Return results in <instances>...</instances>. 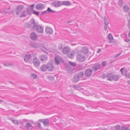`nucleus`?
<instances>
[{
  "label": "nucleus",
  "mask_w": 130,
  "mask_h": 130,
  "mask_svg": "<svg viewBox=\"0 0 130 130\" xmlns=\"http://www.w3.org/2000/svg\"><path fill=\"white\" fill-rule=\"evenodd\" d=\"M49 121L48 119H44L43 123L45 126H49Z\"/></svg>",
  "instance_id": "nucleus-23"
},
{
  "label": "nucleus",
  "mask_w": 130,
  "mask_h": 130,
  "mask_svg": "<svg viewBox=\"0 0 130 130\" xmlns=\"http://www.w3.org/2000/svg\"><path fill=\"white\" fill-rule=\"evenodd\" d=\"M30 37L32 40L35 41L37 39V35L35 32H32L30 34Z\"/></svg>",
  "instance_id": "nucleus-12"
},
{
  "label": "nucleus",
  "mask_w": 130,
  "mask_h": 130,
  "mask_svg": "<svg viewBox=\"0 0 130 130\" xmlns=\"http://www.w3.org/2000/svg\"><path fill=\"white\" fill-rule=\"evenodd\" d=\"M85 59V56L81 54L78 55L77 56V60L79 62H83Z\"/></svg>",
  "instance_id": "nucleus-10"
},
{
  "label": "nucleus",
  "mask_w": 130,
  "mask_h": 130,
  "mask_svg": "<svg viewBox=\"0 0 130 130\" xmlns=\"http://www.w3.org/2000/svg\"><path fill=\"white\" fill-rule=\"evenodd\" d=\"M92 70L90 68H88L86 69L84 72V75L86 77L91 76L92 74Z\"/></svg>",
  "instance_id": "nucleus-1"
},
{
  "label": "nucleus",
  "mask_w": 130,
  "mask_h": 130,
  "mask_svg": "<svg viewBox=\"0 0 130 130\" xmlns=\"http://www.w3.org/2000/svg\"><path fill=\"white\" fill-rule=\"evenodd\" d=\"M24 6L22 5H19L17 6L15 10V13L17 15H18L19 14L21 11L24 9Z\"/></svg>",
  "instance_id": "nucleus-4"
},
{
  "label": "nucleus",
  "mask_w": 130,
  "mask_h": 130,
  "mask_svg": "<svg viewBox=\"0 0 130 130\" xmlns=\"http://www.w3.org/2000/svg\"><path fill=\"white\" fill-rule=\"evenodd\" d=\"M44 5L42 3H39L37 4L35 6L36 8L38 10H41L43 8Z\"/></svg>",
  "instance_id": "nucleus-13"
},
{
  "label": "nucleus",
  "mask_w": 130,
  "mask_h": 130,
  "mask_svg": "<svg viewBox=\"0 0 130 130\" xmlns=\"http://www.w3.org/2000/svg\"><path fill=\"white\" fill-rule=\"evenodd\" d=\"M31 57L30 54H27L25 55L24 56V60L26 61H27Z\"/></svg>",
  "instance_id": "nucleus-25"
},
{
  "label": "nucleus",
  "mask_w": 130,
  "mask_h": 130,
  "mask_svg": "<svg viewBox=\"0 0 130 130\" xmlns=\"http://www.w3.org/2000/svg\"><path fill=\"white\" fill-rule=\"evenodd\" d=\"M25 127L26 128L27 130H29L30 127H33L29 123L27 122L26 123V125L25 126Z\"/></svg>",
  "instance_id": "nucleus-29"
},
{
  "label": "nucleus",
  "mask_w": 130,
  "mask_h": 130,
  "mask_svg": "<svg viewBox=\"0 0 130 130\" xmlns=\"http://www.w3.org/2000/svg\"><path fill=\"white\" fill-rule=\"evenodd\" d=\"M115 128L116 130H120V126L119 125H117L115 126Z\"/></svg>",
  "instance_id": "nucleus-40"
},
{
  "label": "nucleus",
  "mask_w": 130,
  "mask_h": 130,
  "mask_svg": "<svg viewBox=\"0 0 130 130\" xmlns=\"http://www.w3.org/2000/svg\"><path fill=\"white\" fill-rule=\"evenodd\" d=\"M113 75L111 73H108L107 74V79L110 81L113 80Z\"/></svg>",
  "instance_id": "nucleus-19"
},
{
  "label": "nucleus",
  "mask_w": 130,
  "mask_h": 130,
  "mask_svg": "<svg viewBox=\"0 0 130 130\" xmlns=\"http://www.w3.org/2000/svg\"><path fill=\"white\" fill-rule=\"evenodd\" d=\"M62 46L61 44H60L58 46V49L61 50L62 48Z\"/></svg>",
  "instance_id": "nucleus-52"
},
{
  "label": "nucleus",
  "mask_w": 130,
  "mask_h": 130,
  "mask_svg": "<svg viewBox=\"0 0 130 130\" xmlns=\"http://www.w3.org/2000/svg\"><path fill=\"white\" fill-rule=\"evenodd\" d=\"M44 53L46 54H48V52L44 50Z\"/></svg>",
  "instance_id": "nucleus-63"
},
{
  "label": "nucleus",
  "mask_w": 130,
  "mask_h": 130,
  "mask_svg": "<svg viewBox=\"0 0 130 130\" xmlns=\"http://www.w3.org/2000/svg\"><path fill=\"white\" fill-rule=\"evenodd\" d=\"M72 87H74V89H76L77 88H81L82 86L79 85H73Z\"/></svg>",
  "instance_id": "nucleus-37"
},
{
  "label": "nucleus",
  "mask_w": 130,
  "mask_h": 130,
  "mask_svg": "<svg viewBox=\"0 0 130 130\" xmlns=\"http://www.w3.org/2000/svg\"><path fill=\"white\" fill-rule=\"evenodd\" d=\"M37 24V23H35L34 19H31L30 21V23L31 29L35 30V27Z\"/></svg>",
  "instance_id": "nucleus-6"
},
{
  "label": "nucleus",
  "mask_w": 130,
  "mask_h": 130,
  "mask_svg": "<svg viewBox=\"0 0 130 130\" xmlns=\"http://www.w3.org/2000/svg\"><path fill=\"white\" fill-rule=\"evenodd\" d=\"M30 23H27L25 22L24 24V26L25 28H30Z\"/></svg>",
  "instance_id": "nucleus-35"
},
{
  "label": "nucleus",
  "mask_w": 130,
  "mask_h": 130,
  "mask_svg": "<svg viewBox=\"0 0 130 130\" xmlns=\"http://www.w3.org/2000/svg\"><path fill=\"white\" fill-rule=\"evenodd\" d=\"M68 57L70 58H72L73 57V54L72 53L69 54H68Z\"/></svg>",
  "instance_id": "nucleus-47"
},
{
  "label": "nucleus",
  "mask_w": 130,
  "mask_h": 130,
  "mask_svg": "<svg viewBox=\"0 0 130 130\" xmlns=\"http://www.w3.org/2000/svg\"><path fill=\"white\" fill-rule=\"evenodd\" d=\"M26 10H23L20 15V17L21 18H22L23 17H26Z\"/></svg>",
  "instance_id": "nucleus-26"
},
{
  "label": "nucleus",
  "mask_w": 130,
  "mask_h": 130,
  "mask_svg": "<svg viewBox=\"0 0 130 130\" xmlns=\"http://www.w3.org/2000/svg\"><path fill=\"white\" fill-rule=\"evenodd\" d=\"M56 64L59 65L60 64V62L63 63L64 62V61L59 56L55 55L54 58Z\"/></svg>",
  "instance_id": "nucleus-2"
},
{
  "label": "nucleus",
  "mask_w": 130,
  "mask_h": 130,
  "mask_svg": "<svg viewBox=\"0 0 130 130\" xmlns=\"http://www.w3.org/2000/svg\"><path fill=\"white\" fill-rule=\"evenodd\" d=\"M127 83L128 85H130V80L127 81Z\"/></svg>",
  "instance_id": "nucleus-59"
},
{
  "label": "nucleus",
  "mask_w": 130,
  "mask_h": 130,
  "mask_svg": "<svg viewBox=\"0 0 130 130\" xmlns=\"http://www.w3.org/2000/svg\"><path fill=\"white\" fill-rule=\"evenodd\" d=\"M37 126L39 127L40 128H41V124L39 123H38L37 124Z\"/></svg>",
  "instance_id": "nucleus-55"
},
{
  "label": "nucleus",
  "mask_w": 130,
  "mask_h": 130,
  "mask_svg": "<svg viewBox=\"0 0 130 130\" xmlns=\"http://www.w3.org/2000/svg\"><path fill=\"white\" fill-rule=\"evenodd\" d=\"M3 65L5 66L9 67L11 66H12L13 64L10 63H3Z\"/></svg>",
  "instance_id": "nucleus-39"
},
{
  "label": "nucleus",
  "mask_w": 130,
  "mask_h": 130,
  "mask_svg": "<svg viewBox=\"0 0 130 130\" xmlns=\"http://www.w3.org/2000/svg\"><path fill=\"white\" fill-rule=\"evenodd\" d=\"M101 48H100L99 49L98 51H97V53H99L101 51Z\"/></svg>",
  "instance_id": "nucleus-56"
},
{
  "label": "nucleus",
  "mask_w": 130,
  "mask_h": 130,
  "mask_svg": "<svg viewBox=\"0 0 130 130\" xmlns=\"http://www.w3.org/2000/svg\"><path fill=\"white\" fill-rule=\"evenodd\" d=\"M118 5L120 7H122L123 5V2L122 0H119L118 2Z\"/></svg>",
  "instance_id": "nucleus-36"
},
{
  "label": "nucleus",
  "mask_w": 130,
  "mask_h": 130,
  "mask_svg": "<svg viewBox=\"0 0 130 130\" xmlns=\"http://www.w3.org/2000/svg\"><path fill=\"white\" fill-rule=\"evenodd\" d=\"M29 44L30 45L32 48L37 49L38 47V46L36 43H30Z\"/></svg>",
  "instance_id": "nucleus-27"
},
{
  "label": "nucleus",
  "mask_w": 130,
  "mask_h": 130,
  "mask_svg": "<svg viewBox=\"0 0 130 130\" xmlns=\"http://www.w3.org/2000/svg\"><path fill=\"white\" fill-rule=\"evenodd\" d=\"M107 64L106 61H103L102 62V64L103 67H105Z\"/></svg>",
  "instance_id": "nucleus-44"
},
{
  "label": "nucleus",
  "mask_w": 130,
  "mask_h": 130,
  "mask_svg": "<svg viewBox=\"0 0 130 130\" xmlns=\"http://www.w3.org/2000/svg\"><path fill=\"white\" fill-rule=\"evenodd\" d=\"M47 13H52L53 12H55L56 11H55L52 10L50 8L48 7L47 10H46Z\"/></svg>",
  "instance_id": "nucleus-32"
},
{
  "label": "nucleus",
  "mask_w": 130,
  "mask_h": 130,
  "mask_svg": "<svg viewBox=\"0 0 130 130\" xmlns=\"http://www.w3.org/2000/svg\"><path fill=\"white\" fill-rule=\"evenodd\" d=\"M39 59L40 60L43 61L46 60L48 58L46 55H42L40 56Z\"/></svg>",
  "instance_id": "nucleus-21"
},
{
  "label": "nucleus",
  "mask_w": 130,
  "mask_h": 130,
  "mask_svg": "<svg viewBox=\"0 0 130 130\" xmlns=\"http://www.w3.org/2000/svg\"><path fill=\"white\" fill-rule=\"evenodd\" d=\"M4 102V101L3 100L0 99V104H1L2 102Z\"/></svg>",
  "instance_id": "nucleus-61"
},
{
  "label": "nucleus",
  "mask_w": 130,
  "mask_h": 130,
  "mask_svg": "<svg viewBox=\"0 0 130 130\" xmlns=\"http://www.w3.org/2000/svg\"><path fill=\"white\" fill-rule=\"evenodd\" d=\"M76 74L79 77V78H82L83 77V76L84 75V73L82 71L77 73Z\"/></svg>",
  "instance_id": "nucleus-28"
},
{
  "label": "nucleus",
  "mask_w": 130,
  "mask_h": 130,
  "mask_svg": "<svg viewBox=\"0 0 130 130\" xmlns=\"http://www.w3.org/2000/svg\"><path fill=\"white\" fill-rule=\"evenodd\" d=\"M82 52L84 54H87L88 53V47L86 46H84L82 47Z\"/></svg>",
  "instance_id": "nucleus-18"
},
{
  "label": "nucleus",
  "mask_w": 130,
  "mask_h": 130,
  "mask_svg": "<svg viewBox=\"0 0 130 130\" xmlns=\"http://www.w3.org/2000/svg\"><path fill=\"white\" fill-rule=\"evenodd\" d=\"M70 49L67 46H65L62 50V53L64 54H67L70 51Z\"/></svg>",
  "instance_id": "nucleus-15"
},
{
  "label": "nucleus",
  "mask_w": 130,
  "mask_h": 130,
  "mask_svg": "<svg viewBox=\"0 0 130 130\" xmlns=\"http://www.w3.org/2000/svg\"><path fill=\"white\" fill-rule=\"evenodd\" d=\"M108 39L110 41L112 40L113 39L112 35L110 33L108 35ZM110 42H111V41H110Z\"/></svg>",
  "instance_id": "nucleus-34"
},
{
  "label": "nucleus",
  "mask_w": 130,
  "mask_h": 130,
  "mask_svg": "<svg viewBox=\"0 0 130 130\" xmlns=\"http://www.w3.org/2000/svg\"><path fill=\"white\" fill-rule=\"evenodd\" d=\"M115 62V61L114 60H111V61H110V63L112 64V63L114 62Z\"/></svg>",
  "instance_id": "nucleus-58"
},
{
  "label": "nucleus",
  "mask_w": 130,
  "mask_h": 130,
  "mask_svg": "<svg viewBox=\"0 0 130 130\" xmlns=\"http://www.w3.org/2000/svg\"><path fill=\"white\" fill-rule=\"evenodd\" d=\"M127 26L129 29H130V20H129L127 24Z\"/></svg>",
  "instance_id": "nucleus-54"
},
{
  "label": "nucleus",
  "mask_w": 130,
  "mask_h": 130,
  "mask_svg": "<svg viewBox=\"0 0 130 130\" xmlns=\"http://www.w3.org/2000/svg\"><path fill=\"white\" fill-rule=\"evenodd\" d=\"M48 79L51 81L53 80L54 79V77L52 76H50L48 77Z\"/></svg>",
  "instance_id": "nucleus-43"
},
{
  "label": "nucleus",
  "mask_w": 130,
  "mask_h": 130,
  "mask_svg": "<svg viewBox=\"0 0 130 130\" xmlns=\"http://www.w3.org/2000/svg\"><path fill=\"white\" fill-rule=\"evenodd\" d=\"M80 80L79 77L76 74L74 75L73 78V82L74 83H76Z\"/></svg>",
  "instance_id": "nucleus-14"
},
{
  "label": "nucleus",
  "mask_w": 130,
  "mask_h": 130,
  "mask_svg": "<svg viewBox=\"0 0 130 130\" xmlns=\"http://www.w3.org/2000/svg\"><path fill=\"white\" fill-rule=\"evenodd\" d=\"M32 14H33L39 16V11H37L34 10L32 12Z\"/></svg>",
  "instance_id": "nucleus-38"
},
{
  "label": "nucleus",
  "mask_w": 130,
  "mask_h": 130,
  "mask_svg": "<svg viewBox=\"0 0 130 130\" xmlns=\"http://www.w3.org/2000/svg\"><path fill=\"white\" fill-rule=\"evenodd\" d=\"M47 70L49 71H52L54 69V67L52 63L51 62H48L46 64Z\"/></svg>",
  "instance_id": "nucleus-9"
},
{
  "label": "nucleus",
  "mask_w": 130,
  "mask_h": 130,
  "mask_svg": "<svg viewBox=\"0 0 130 130\" xmlns=\"http://www.w3.org/2000/svg\"><path fill=\"white\" fill-rule=\"evenodd\" d=\"M31 75L34 79H36L37 78V75L35 74H32Z\"/></svg>",
  "instance_id": "nucleus-42"
},
{
  "label": "nucleus",
  "mask_w": 130,
  "mask_h": 130,
  "mask_svg": "<svg viewBox=\"0 0 130 130\" xmlns=\"http://www.w3.org/2000/svg\"><path fill=\"white\" fill-rule=\"evenodd\" d=\"M40 33H42L43 31V27L41 25L37 24L35 28V30Z\"/></svg>",
  "instance_id": "nucleus-5"
},
{
  "label": "nucleus",
  "mask_w": 130,
  "mask_h": 130,
  "mask_svg": "<svg viewBox=\"0 0 130 130\" xmlns=\"http://www.w3.org/2000/svg\"><path fill=\"white\" fill-rule=\"evenodd\" d=\"M106 77H107V75H106V74H103L102 76V77L104 79Z\"/></svg>",
  "instance_id": "nucleus-49"
},
{
  "label": "nucleus",
  "mask_w": 130,
  "mask_h": 130,
  "mask_svg": "<svg viewBox=\"0 0 130 130\" xmlns=\"http://www.w3.org/2000/svg\"><path fill=\"white\" fill-rule=\"evenodd\" d=\"M121 73L122 75L125 76V74L127 73V71L124 68H122L120 70Z\"/></svg>",
  "instance_id": "nucleus-22"
},
{
  "label": "nucleus",
  "mask_w": 130,
  "mask_h": 130,
  "mask_svg": "<svg viewBox=\"0 0 130 130\" xmlns=\"http://www.w3.org/2000/svg\"><path fill=\"white\" fill-rule=\"evenodd\" d=\"M44 120V119H39L38 121H40L41 122H42L43 123V122Z\"/></svg>",
  "instance_id": "nucleus-57"
},
{
  "label": "nucleus",
  "mask_w": 130,
  "mask_h": 130,
  "mask_svg": "<svg viewBox=\"0 0 130 130\" xmlns=\"http://www.w3.org/2000/svg\"><path fill=\"white\" fill-rule=\"evenodd\" d=\"M128 35L129 37H130V31L129 32Z\"/></svg>",
  "instance_id": "nucleus-64"
},
{
  "label": "nucleus",
  "mask_w": 130,
  "mask_h": 130,
  "mask_svg": "<svg viewBox=\"0 0 130 130\" xmlns=\"http://www.w3.org/2000/svg\"><path fill=\"white\" fill-rule=\"evenodd\" d=\"M34 6L35 4H33L28 6L27 8L26 11L27 14L29 15H30L32 14Z\"/></svg>",
  "instance_id": "nucleus-3"
},
{
  "label": "nucleus",
  "mask_w": 130,
  "mask_h": 130,
  "mask_svg": "<svg viewBox=\"0 0 130 130\" xmlns=\"http://www.w3.org/2000/svg\"><path fill=\"white\" fill-rule=\"evenodd\" d=\"M12 122L14 124L17 125H18L19 124V122L17 120L14 119V120H13V121H12Z\"/></svg>",
  "instance_id": "nucleus-41"
},
{
  "label": "nucleus",
  "mask_w": 130,
  "mask_h": 130,
  "mask_svg": "<svg viewBox=\"0 0 130 130\" xmlns=\"http://www.w3.org/2000/svg\"><path fill=\"white\" fill-rule=\"evenodd\" d=\"M72 21H68L67 22V23L69 24L71 23Z\"/></svg>",
  "instance_id": "nucleus-60"
},
{
  "label": "nucleus",
  "mask_w": 130,
  "mask_h": 130,
  "mask_svg": "<svg viewBox=\"0 0 130 130\" xmlns=\"http://www.w3.org/2000/svg\"><path fill=\"white\" fill-rule=\"evenodd\" d=\"M120 77H119V76L117 75H113V80H114V81H117L119 79Z\"/></svg>",
  "instance_id": "nucleus-30"
},
{
  "label": "nucleus",
  "mask_w": 130,
  "mask_h": 130,
  "mask_svg": "<svg viewBox=\"0 0 130 130\" xmlns=\"http://www.w3.org/2000/svg\"><path fill=\"white\" fill-rule=\"evenodd\" d=\"M45 13H47V11H46V10L44 11H43V12L41 11V12L40 13V14L41 15V16H42Z\"/></svg>",
  "instance_id": "nucleus-48"
},
{
  "label": "nucleus",
  "mask_w": 130,
  "mask_h": 130,
  "mask_svg": "<svg viewBox=\"0 0 130 130\" xmlns=\"http://www.w3.org/2000/svg\"><path fill=\"white\" fill-rule=\"evenodd\" d=\"M103 20L104 21V24L105 25H107V24L106 23V21H107L106 18L105 17H104L103 18Z\"/></svg>",
  "instance_id": "nucleus-50"
},
{
  "label": "nucleus",
  "mask_w": 130,
  "mask_h": 130,
  "mask_svg": "<svg viewBox=\"0 0 130 130\" xmlns=\"http://www.w3.org/2000/svg\"><path fill=\"white\" fill-rule=\"evenodd\" d=\"M46 33L48 34H51L53 33V31L52 29L49 27H47L45 29Z\"/></svg>",
  "instance_id": "nucleus-16"
},
{
  "label": "nucleus",
  "mask_w": 130,
  "mask_h": 130,
  "mask_svg": "<svg viewBox=\"0 0 130 130\" xmlns=\"http://www.w3.org/2000/svg\"><path fill=\"white\" fill-rule=\"evenodd\" d=\"M32 62L34 66L37 67L40 66V61L38 58L36 57H35L33 59Z\"/></svg>",
  "instance_id": "nucleus-7"
},
{
  "label": "nucleus",
  "mask_w": 130,
  "mask_h": 130,
  "mask_svg": "<svg viewBox=\"0 0 130 130\" xmlns=\"http://www.w3.org/2000/svg\"><path fill=\"white\" fill-rule=\"evenodd\" d=\"M121 53H119L117 54H116L114 56L115 58H117L121 54Z\"/></svg>",
  "instance_id": "nucleus-51"
},
{
  "label": "nucleus",
  "mask_w": 130,
  "mask_h": 130,
  "mask_svg": "<svg viewBox=\"0 0 130 130\" xmlns=\"http://www.w3.org/2000/svg\"><path fill=\"white\" fill-rule=\"evenodd\" d=\"M69 63L71 66L73 67H75L77 66V64L75 62L69 61Z\"/></svg>",
  "instance_id": "nucleus-33"
},
{
  "label": "nucleus",
  "mask_w": 130,
  "mask_h": 130,
  "mask_svg": "<svg viewBox=\"0 0 130 130\" xmlns=\"http://www.w3.org/2000/svg\"><path fill=\"white\" fill-rule=\"evenodd\" d=\"M46 64H43L40 67V70L43 72L46 71L47 70Z\"/></svg>",
  "instance_id": "nucleus-20"
},
{
  "label": "nucleus",
  "mask_w": 130,
  "mask_h": 130,
  "mask_svg": "<svg viewBox=\"0 0 130 130\" xmlns=\"http://www.w3.org/2000/svg\"><path fill=\"white\" fill-rule=\"evenodd\" d=\"M128 127H126L125 126H123L121 128V130H127L128 129Z\"/></svg>",
  "instance_id": "nucleus-45"
},
{
  "label": "nucleus",
  "mask_w": 130,
  "mask_h": 130,
  "mask_svg": "<svg viewBox=\"0 0 130 130\" xmlns=\"http://www.w3.org/2000/svg\"><path fill=\"white\" fill-rule=\"evenodd\" d=\"M124 11L125 12H127L129 10V8L127 5H125L123 7Z\"/></svg>",
  "instance_id": "nucleus-24"
},
{
  "label": "nucleus",
  "mask_w": 130,
  "mask_h": 130,
  "mask_svg": "<svg viewBox=\"0 0 130 130\" xmlns=\"http://www.w3.org/2000/svg\"><path fill=\"white\" fill-rule=\"evenodd\" d=\"M125 42H128V41H130L129 40V39H128V40H127L126 39H125Z\"/></svg>",
  "instance_id": "nucleus-62"
},
{
  "label": "nucleus",
  "mask_w": 130,
  "mask_h": 130,
  "mask_svg": "<svg viewBox=\"0 0 130 130\" xmlns=\"http://www.w3.org/2000/svg\"><path fill=\"white\" fill-rule=\"evenodd\" d=\"M66 70L67 71V72L69 73H72L73 69H72L70 66H67L66 68Z\"/></svg>",
  "instance_id": "nucleus-17"
},
{
  "label": "nucleus",
  "mask_w": 130,
  "mask_h": 130,
  "mask_svg": "<svg viewBox=\"0 0 130 130\" xmlns=\"http://www.w3.org/2000/svg\"><path fill=\"white\" fill-rule=\"evenodd\" d=\"M62 3L60 1H56L52 3L51 5L55 7H59L61 5Z\"/></svg>",
  "instance_id": "nucleus-11"
},
{
  "label": "nucleus",
  "mask_w": 130,
  "mask_h": 130,
  "mask_svg": "<svg viewBox=\"0 0 130 130\" xmlns=\"http://www.w3.org/2000/svg\"><path fill=\"white\" fill-rule=\"evenodd\" d=\"M109 23H108L107 24V25H105L104 26V29L105 31H106L107 29V25H108Z\"/></svg>",
  "instance_id": "nucleus-53"
},
{
  "label": "nucleus",
  "mask_w": 130,
  "mask_h": 130,
  "mask_svg": "<svg viewBox=\"0 0 130 130\" xmlns=\"http://www.w3.org/2000/svg\"><path fill=\"white\" fill-rule=\"evenodd\" d=\"M62 4L63 5L69 6L71 5V3L69 1H63L62 2Z\"/></svg>",
  "instance_id": "nucleus-31"
},
{
  "label": "nucleus",
  "mask_w": 130,
  "mask_h": 130,
  "mask_svg": "<svg viewBox=\"0 0 130 130\" xmlns=\"http://www.w3.org/2000/svg\"><path fill=\"white\" fill-rule=\"evenodd\" d=\"M125 76L126 77V78H128L130 79V74L129 73H127L125 74Z\"/></svg>",
  "instance_id": "nucleus-46"
},
{
  "label": "nucleus",
  "mask_w": 130,
  "mask_h": 130,
  "mask_svg": "<svg viewBox=\"0 0 130 130\" xmlns=\"http://www.w3.org/2000/svg\"><path fill=\"white\" fill-rule=\"evenodd\" d=\"M101 67V65L98 63H96L94 64L92 68L93 70L95 72L100 69Z\"/></svg>",
  "instance_id": "nucleus-8"
}]
</instances>
